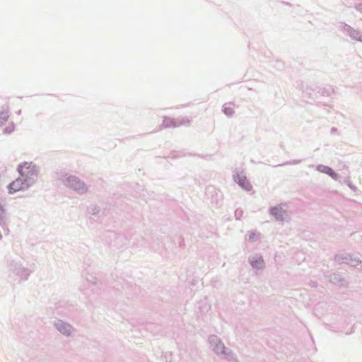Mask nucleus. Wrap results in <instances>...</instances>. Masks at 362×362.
<instances>
[{
  "mask_svg": "<svg viewBox=\"0 0 362 362\" xmlns=\"http://www.w3.org/2000/svg\"><path fill=\"white\" fill-rule=\"evenodd\" d=\"M6 265L8 272H10L9 276L13 275L19 280L26 281L31 274V271L23 267L21 262L16 259L8 257L6 260Z\"/></svg>",
  "mask_w": 362,
  "mask_h": 362,
  "instance_id": "1",
  "label": "nucleus"
},
{
  "mask_svg": "<svg viewBox=\"0 0 362 362\" xmlns=\"http://www.w3.org/2000/svg\"><path fill=\"white\" fill-rule=\"evenodd\" d=\"M17 171L19 175L25 180H33V185L37 181V177L40 172V168L32 162H22L17 166Z\"/></svg>",
  "mask_w": 362,
  "mask_h": 362,
  "instance_id": "2",
  "label": "nucleus"
},
{
  "mask_svg": "<svg viewBox=\"0 0 362 362\" xmlns=\"http://www.w3.org/2000/svg\"><path fill=\"white\" fill-rule=\"evenodd\" d=\"M334 93V88L332 86H327L326 87H307L305 89L303 90V96L305 97L308 95V98L311 99L313 101L316 99H320L322 97H330L331 95Z\"/></svg>",
  "mask_w": 362,
  "mask_h": 362,
  "instance_id": "3",
  "label": "nucleus"
},
{
  "mask_svg": "<svg viewBox=\"0 0 362 362\" xmlns=\"http://www.w3.org/2000/svg\"><path fill=\"white\" fill-rule=\"evenodd\" d=\"M112 210V204L109 202H101L99 204H91L87 208L88 214L93 217L94 220H98L103 216H107Z\"/></svg>",
  "mask_w": 362,
  "mask_h": 362,
  "instance_id": "4",
  "label": "nucleus"
},
{
  "mask_svg": "<svg viewBox=\"0 0 362 362\" xmlns=\"http://www.w3.org/2000/svg\"><path fill=\"white\" fill-rule=\"evenodd\" d=\"M65 187L79 195L86 194L89 189V187L83 180L74 175H71Z\"/></svg>",
  "mask_w": 362,
  "mask_h": 362,
  "instance_id": "5",
  "label": "nucleus"
},
{
  "mask_svg": "<svg viewBox=\"0 0 362 362\" xmlns=\"http://www.w3.org/2000/svg\"><path fill=\"white\" fill-rule=\"evenodd\" d=\"M33 185V180H25L19 175L18 177L8 185V193L9 194H13L17 192L26 190Z\"/></svg>",
  "mask_w": 362,
  "mask_h": 362,
  "instance_id": "6",
  "label": "nucleus"
},
{
  "mask_svg": "<svg viewBox=\"0 0 362 362\" xmlns=\"http://www.w3.org/2000/svg\"><path fill=\"white\" fill-rule=\"evenodd\" d=\"M269 214L279 222H288L290 220L287 211L279 205L270 206L269 208Z\"/></svg>",
  "mask_w": 362,
  "mask_h": 362,
  "instance_id": "7",
  "label": "nucleus"
},
{
  "mask_svg": "<svg viewBox=\"0 0 362 362\" xmlns=\"http://www.w3.org/2000/svg\"><path fill=\"white\" fill-rule=\"evenodd\" d=\"M340 29L343 33L349 36L351 40L362 42V31L352 28L344 22H339Z\"/></svg>",
  "mask_w": 362,
  "mask_h": 362,
  "instance_id": "8",
  "label": "nucleus"
},
{
  "mask_svg": "<svg viewBox=\"0 0 362 362\" xmlns=\"http://www.w3.org/2000/svg\"><path fill=\"white\" fill-rule=\"evenodd\" d=\"M108 237L111 238L110 245L113 247L121 248L128 243L127 237L122 233H116L114 231H107Z\"/></svg>",
  "mask_w": 362,
  "mask_h": 362,
  "instance_id": "9",
  "label": "nucleus"
},
{
  "mask_svg": "<svg viewBox=\"0 0 362 362\" xmlns=\"http://www.w3.org/2000/svg\"><path fill=\"white\" fill-rule=\"evenodd\" d=\"M233 177L235 182L237 183L243 190L250 192L252 189L251 183L247 178V176L243 174V173L235 171L234 172Z\"/></svg>",
  "mask_w": 362,
  "mask_h": 362,
  "instance_id": "10",
  "label": "nucleus"
},
{
  "mask_svg": "<svg viewBox=\"0 0 362 362\" xmlns=\"http://www.w3.org/2000/svg\"><path fill=\"white\" fill-rule=\"evenodd\" d=\"M210 344L212 346V351L218 356L223 355L227 351L228 348L226 347L220 338L216 335H211L209 338Z\"/></svg>",
  "mask_w": 362,
  "mask_h": 362,
  "instance_id": "11",
  "label": "nucleus"
},
{
  "mask_svg": "<svg viewBox=\"0 0 362 362\" xmlns=\"http://www.w3.org/2000/svg\"><path fill=\"white\" fill-rule=\"evenodd\" d=\"M54 327L58 332L66 337H70L71 335V325L62 320L57 319L54 322Z\"/></svg>",
  "mask_w": 362,
  "mask_h": 362,
  "instance_id": "12",
  "label": "nucleus"
},
{
  "mask_svg": "<svg viewBox=\"0 0 362 362\" xmlns=\"http://www.w3.org/2000/svg\"><path fill=\"white\" fill-rule=\"evenodd\" d=\"M316 170L320 173L326 174L332 177L334 180H338L340 177V175L338 173H337L334 169L328 165H325L322 164H319L316 167Z\"/></svg>",
  "mask_w": 362,
  "mask_h": 362,
  "instance_id": "13",
  "label": "nucleus"
},
{
  "mask_svg": "<svg viewBox=\"0 0 362 362\" xmlns=\"http://www.w3.org/2000/svg\"><path fill=\"white\" fill-rule=\"evenodd\" d=\"M248 262L251 267L255 269H263L265 267V262L261 255H256L255 256L250 257Z\"/></svg>",
  "mask_w": 362,
  "mask_h": 362,
  "instance_id": "14",
  "label": "nucleus"
},
{
  "mask_svg": "<svg viewBox=\"0 0 362 362\" xmlns=\"http://www.w3.org/2000/svg\"><path fill=\"white\" fill-rule=\"evenodd\" d=\"M8 214L5 209L4 200L0 197V226L3 228L7 226Z\"/></svg>",
  "mask_w": 362,
  "mask_h": 362,
  "instance_id": "15",
  "label": "nucleus"
},
{
  "mask_svg": "<svg viewBox=\"0 0 362 362\" xmlns=\"http://www.w3.org/2000/svg\"><path fill=\"white\" fill-rule=\"evenodd\" d=\"M328 281L336 286H344L345 283V279L342 277L341 274L339 273H333L330 274L327 276Z\"/></svg>",
  "mask_w": 362,
  "mask_h": 362,
  "instance_id": "16",
  "label": "nucleus"
},
{
  "mask_svg": "<svg viewBox=\"0 0 362 362\" xmlns=\"http://www.w3.org/2000/svg\"><path fill=\"white\" fill-rule=\"evenodd\" d=\"M71 176L70 174L66 173L64 170H59L54 172V177L59 181L62 182V183L66 186L67 181Z\"/></svg>",
  "mask_w": 362,
  "mask_h": 362,
  "instance_id": "17",
  "label": "nucleus"
},
{
  "mask_svg": "<svg viewBox=\"0 0 362 362\" xmlns=\"http://www.w3.org/2000/svg\"><path fill=\"white\" fill-rule=\"evenodd\" d=\"M351 255V254L348 253L338 255L335 256V260L337 261L339 264H349Z\"/></svg>",
  "mask_w": 362,
  "mask_h": 362,
  "instance_id": "18",
  "label": "nucleus"
},
{
  "mask_svg": "<svg viewBox=\"0 0 362 362\" xmlns=\"http://www.w3.org/2000/svg\"><path fill=\"white\" fill-rule=\"evenodd\" d=\"M223 355L224 356V358L227 360L228 362H239L236 355L230 349H228L227 351L225 352Z\"/></svg>",
  "mask_w": 362,
  "mask_h": 362,
  "instance_id": "19",
  "label": "nucleus"
},
{
  "mask_svg": "<svg viewBox=\"0 0 362 362\" xmlns=\"http://www.w3.org/2000/svg\"><path fill=\"white\" fill-rule=\"evenodd\" d=\"M162 124L165 128L175 127L177 126V122L174 119L166 116L163 117Z\"/></svg>",
  "mask_w": 362,
  "mask_h": 362,
  "instance_id": "20",
  "label": "nucleus"
},
{
  "mask_svg": "<svg viewBox=\"0 0 362 362\" xmlns=\"http://www.w3.org/2000/svg\"><path fill=\"white\" fill-rule=\"evenodd\" d=\"M222 112H223V114L227 116L228 117H231L233 116L234 113H235V111L234 110L228 106V103H225L223 106H222Z\"/></svg>",
  "mask_w": 362,
  "mask_h": 362,
  "instance_id": "21",
  "label": "nucleus"
},
{
  "mask_svg": "<svg viewBox=\"0 0 362 362\" xmlns=\"http://www.w3.org/2000/svg\"><path fill=\"white\" fill-rule=\"evenodd\" d=\"M9 117L8 111L4 110L0 112V127L3 126Z\"/></svg>",
  "mask_w": 362,
  "mask_h": 362,
  "instance_id": "22",
  "label": "nucleus"
},
{
  "mask_svg": "<svg viewBox=\"0 0 362 362\" xmlns=\"http://www.w3.org/2000/svg\"><path fill=\"white\" fill-rule=\"evenodd\" d=\"M15 124L13 122L10 123L7 127L4 128L3 133L4 134H10L15 130Z\"/></svg>",
  "mask_w": 362,
  "mask_h": 362,
  "instance_id": "23",
  "label": "nucleus"
},
{
  "mask_svg": "<svg viewBox=\"0 0 362 362\" xmlns=\"http://www.w3.org/2000/svg\"><path fill=\"white\" fill-rule=\"evenodd\" d=\"M302 162V160L300 159H293L288 161H286L281 164L276 165V167L279 166H284V165H297Z\"/></svg>",
  "mask_w": 362,
  "mask_h": 362,
  "instance_id": "24",
  "label": "nucleus"
},
{
  "mask_svg": "<svg viewBox=\"0 0 362 362\" xmlns=\"http://www.w3.org/2000/svg\"><path fill=\"white\" fill-rule=\"evenodd\" d=\"M349 262V264L352 267H356L362 264L361 260H360L358 258L354 257L352 255H351V259Z\"/></svg>",
  "mask_w": 362,
  "mask_h": 362,
  "instance_id": "25",
  "label": "nucleus"
},
{
  "mask_svg": "<svg viewBox=\"0 0 362 362\" xmlns=\"http://www.w3.org/2000/svg\"><path fill=\"white\" fill-rule=\"evenodd\" d=\"M243 214H244V211L241 208H237L234 212V216H235V220H240L243 216Z\"/></svg>",
  "mask_w": 362,
  "mask_h": 362,
  "instance_id": "26",
  "label": "nucleus"
},
{
  "mask_svg": "<svg viewBox=\"0 0 362 362\" xmlns=\"http://www.w3.org/2000/svg\"><path fill=\"white\" fill-rule=\"evenodd\" d=\"M257 240L256 233L254 231H249L247 235V240L250 242H254Z\"/></svg>",
  "mask_w": 362,
  "mask_h": 362,
  "instance_id": "27",
  "label": "nucleus"
},
{
  "mask_svg": "<svg viewBox=\"0 0 362 362\" xmlns=\"http://www.w3.org/2000/svg\"><path fill=\"white\" fill-rule=\"evenodd\" d=\"M347 185L353 191L356 192L357 190V187L350 181L348 182Z\"/></svg>",
  "mask_w": 362,
  "mask_h": 362,
  "instance_id": "28",
  "label": "nucleus"
},
{
  "mask_svg": "<svg viewBox=\"0 0 362 362\" xmlns=\"http://www.w3.org/2000/svg\"><path fill=\"white\" fill-rule=\"evenodd\" d=\"M355 8L356 11L362 13V3H358L355 5Z\"/></svg>",
  "mask_w": 362,
  "mask_h": 362,
  "instance_id": "29",
  "label": "nucleus"
},
{
  "mask_svg": "<svg viewBox=\"0 0 362 362\" xmlns=\"http://www.w3.org/2000/svg\"><path fill=\"white\" fill-rule=\"evenodd\" d=\"M330 133L331 134H337L338 133V129L337 127H332L331 129H330Z\"/></svg>",
  "mask_w": 362,
  "mask_h": 362,
  "instance_id": "30",
  "label": "nucleus"
},
{
  "mask_svg": "<svg viewBox=\"0 0 362 362\" xmlns=\"http://www.w3.org/2000/svg\"><path fill=\"white\" fill-rule=\"evenodd\" d=\"M96 279L93 276H91V279H87V281H89L90 283H92L93 284H96Z\"/></svg>",
  "mask_w": 362,
  "mask_h": 362,
  "instance_id": "31",
  "label": "nucleus"
},
{
  "mask_svg": "<svg viewBox=\"0 0 362 362\" xmlns=\"http://www.w3.org/2000/svg\"><path fill=\"white\" fill-rule=\"evenodd\" d=\"M354 327L353 326V327L351 328V329H349V332H346V335H349V334H352V333H354Z\"/></svg>",
  "mask_w": 362,
  "mask_h": 362,
  "instance_id": "32",
  "label": "nucleus"
},
{
  "mask_svg": "<svg viewBox=\"0 0 362 362\" xmlns=\"http://www.w3.org/2000/svg\"><path fill=\"white\" fill-rule=\"evenodd\" d=\"M171 356H172L171 354H170V358H169V357L165 356L166 362H171L172 361Z\"/></svg>",
  "mask_w": 362,
  "mask_h": 362,
  "instance_id": "33",
  "label": "nucleus"
},
{
  "mask_svg": "<svg viewBox=\"0 0 362 362\" xmlns=\"http://www.w3.org/2000/svg\"><path fill=\"white\" fill-rule=\"evenodd\" d=\"M30 169V167H24L23 169V173H25L26 171H28Z\"/></svg>",
  "mask_w": 362,
  "mask_h": 362,
  "instance_id": "34",
  "label": "nucleus"
},
{
  "mask_svg": "<svg viewBox=\"0 0 362 362\" xmlns=\"http://www.w3.org/2000/svg\"><path fill=\"white\" fill-rule=\"evenodd\" d=\"M0 238H1V235L0 234Z\"/></svg>",
  "mask_w": 362,
  "mask_h": 362,
  "instance_id": "35",
  "label": "nucleus"
}]
</instances>
